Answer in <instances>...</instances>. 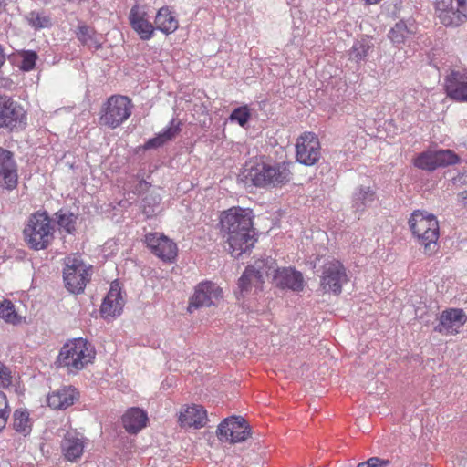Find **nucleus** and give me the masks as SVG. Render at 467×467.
<instances>
[{"label":"nucleus","instance_id":"1","mask_svg":"<svg viewBox=\"0 0 467 467\" xmlns=\"http://www.w3.org/2000/svg\"><path fill=\"white\" fill-rule=\"evenodd\" d=\"M253 217L251 209L240 206H234L221 213L220 231L228 244L232 256L238 258L243 254L250 253L257 242Z\"/></svg>","mask_w":467,"mask_h":467},{"label":"nucleus","instance_id":"2","mask_svg":"<svg viewBox=\"0 0 467 467\" xmlns=\"http://www.w3.org/2000/svg\"><path fill=\"white\" fill-rule=\"evenodd\" d=\"M247 179L257 188H281L292 179L289 164L285 162L266 163L256 161L247 171Z\"/></svg>","mask_w":467,"mask_h":467},{"label":"nucleus","instance_id":"3","mask_svg":"<svg viewBox=\"0 0 467 467\" xmlns=\"http://www.w3.org/2000/svg\"><path fill=\"white\" fill-rule=\"evenodd\" d=\"M409 226L419 244L424 247V253L431 255L439 249L438 239L440 227L437 218L425 211H414L410 219Z\"/></svg>","mask_w":467,"mask_h":467},{"label":"nucleus","instance_id":"4","mask_svg":"<svg viewBox=\"0 0 467 467\" xmlns=\"http://www.w3.org/2000/svg\"><path fill=\"white\" fill-rule=\"evenodd\" d=\"M95 355L92 345L87 339L78 337L63 345L57 356V362L69 373H77L92 362Z\"/></svg>","mask_w":467,"mask_h":467},{"label":"nucleus","instance_id":"5","mask_svg":"<svg viewBox=\"0 0 467 467\" xmlns=\"http://www.w3.org/2000/svg\"><path fill=\"white\" fill-rule=\"evenodd\" d=\"M27 245L36 251L46 249L54 238V229L47 212L32 213L23 231Z\"/></svg>","mask_w":467,"mask_h":467},{"label":"nucleus","instance_id":"6","mask_svg":"<svg viewBox=\"0 0 467 467\" xmlns=\"http://www.w3.org/2000/svg\"><path fill=\"white\" fill-rule=\"evenodd\" d=\"M134 105L131 99L123 95H112L101 108L99 122L110 129L122 125L132 114Z\"/></svg>","mask_w":467,"mask_h":467},{"label":"nucleus","instance_id":"7","mask_svg":"<svg viewBox=\"0 0 467 467\" xmlns=\"http://www.w3.org/2000/svg\"><path fill=\"white\" fill-rule=\"evenodd\" d=\"M276 265L275 260L272 257L262 258L254 261L251 265L246 266L243 275L238 280V287L242 295L261 291L265 283V276L270 275V271Z\"/></svg>","mask_w":467,"mask_h":467},{"label":"nucleus","instance_id":"8","mask_svg":"<svg viewBox=\"0 0 467 467\" xmlns=\"http://www.w3.org/2000/svg\"><path fill=\"white\" fill-rule=\"evenodd\" d=\"M92 275L91 266L84 264L80 256L70 255L65 259L63 278L66 288L73 294L84 291Z\"/></svg>","mask_w":467,"mask_h":467},{"label":"nucleus","instance_id":"9","mask_svg":"<svg viewBox=\"0 0 467 467\" xmlns=\"http://www.w3.org/2000/svg\"><path fill=\"white\" fill-rule=\"evenodd\" d=\"M26 125L23 106L8 95L0 94V130L14 131Z\"/></svg>","mask_w":467,"mask_h":467},{"label":"nucleus","instance_id":"10","mask_svg":"<svg viewBox=\"0 0 467 467\" xmlns=\"http://www.w3.org/2000/svg\"><path fill=\"white\" fill-rule=\"evenodd\" d=\"M435 10L445 26L457 27L467 20V0H436Z\"/></svg>","mask_w":467,"mask_h":467},{"label":"nucleus","instance_id":"11","mask_svg":"<svg viewBox=\"0 0 467 467\" xmlns=\"http://www.w3.org/2000/svg\"><path fill=\"white\" fill-rule=\"evenodd\" d=\"M460 157L451 150H425L413 159V165L420 170L433 171L438 168L455 165Z\"/></svg>","mask_w":467,"mask_h":467},{"label":"nucleus","instance_id":"12","mask_svg":"<svg viewBox=\"0 0 467 467\" xmlns=\"http://www.w3.org/2000/svg\"><path fill=\"white\" fill-rule=\"evenodd\" d=\"M348 282L347 269L341 261L332 259L323 265L320 285L325 292L339 295Z\"/></svg>","mask_w":467,"mask_h":467},{"label":"nucleus","instance_id":"13","mask_svg":"<svg viewBox=\"0 0 467 467\" xmlns=\"http://www.w3.org/2000/svg\"><path fill=\"white\" fill-rule=\"evenodd\" d=\"M296 161L306 166L316 164L321 157L318 137L313 132L303 133L296 143Z\"/></svg>","mask_w":467,"mask_h":467},{"label":"nucleus","instance_id":"14","mask_svg":"<svg viewBox=\"0 0 467 467\" xmlns=\"http://www.w3.org/2000/svg\"><path fill=\"white\" fill-rule=\"evenodd\" d=\"M447 97L456 102L467 103V68H451L444 78Z\"/></svg>","mask_w":467,"mask_h":467},{"label":"nucleus","instance_id":"15","mask_svg":"<svg viewBox=\"0 0 467 467\" xmlns=\"http://www.w3.org/2000/svg\"><path fill=\"white\" fill-rule=\"evenodd\" d=\"M217 435L221 440L235 443L245 441L251 431L244 418L233 416L219 424Z\"/></svg>","mask_w":467,"mask_h":467},{"label":"nucleus","instance_id":"16","mask_svg":"<svg viewBox=\"0 0 467 467\" xmlns=\"http://www.w3.org/2000/svg\"><path fill=\"white\" fill-rule=\"evenodd\" d=\"M18 165L15 153L0 146V187L12 191L18 184Z\"/></svg>","mask_w":467,"mask_h":467},{"label":"nucleus","instance_id":"17","mask_svg":"<svg viewBox=\"0 0 467 467\" xmlns=\"http://www.w3.org/2000/svg\"><path fill=\"white\" fill-rule=\"evenodd\" d=\"M223 297V290L213 282L204 281L200 283L191 297L188 310L197 309L203 306H210Z\"/></svg>","mask_w":467,"mask_h":467},{"label":"nucleus","instance_id":"18","mask_svg":"<svg viewBox=\"0 0 467 467\" xmlns=\"http://www.w3.org/2000/svg\"><path fill=\"white\" fill-rule=\"evenodd\" d=\"M145 243L157 257L164 262L172 263L177 257V244L167 236L158 233H149L145 235Z\"/></svg>","mask_w":467,"mask_h":467},{"label":"nucleus","instance_id":"19","mask_svg":"<svg viewBox=\"0 0 467 467\" xmlns=\"http://www.w3.org/2000/svg\"><path fill=\"white\" fill-rule=\"evenodd\" d=\"M88 440L77 431H67L60 442L63 457L71 462H78L83 455Z\"/></svg>","mask_w":467,"mask_h":467},{"label":"nucleus","instance_id":"20","mask_svg":"<svg viewBox=\"0 0 467 467\" xmlns=\"http://www.w3.org/2000/svg\"><path fill=\"white\" fill-rule=\"evenodd\" d=\"M466 321L467 316L462 309L448 308L441 313L434 330L441 334L456 335Z\"/></svg>","mask_w":467,"mask_h":467},{"label":"nucleus","instance_id":"21","mask_svg":"<svg viewBox=\"0 0 467 467\" xmlns=\"http://www.w3.org/2000/svg\"><path fill=\"white\" fill-rule=\"evenodd\" d=\"M418 32V25L413 18L400 19L388 33L390 42L400 47L414 38Z\"/></svg>","mask_w":467,"mask_h":467},{"label":"nucleus","instance_id":"22","mask_svg":"<svg viewBox=\"0 0 467 467\" xmlns=\"http://www.w3.org/2000/svg\"><path fill=\"white\" fill-rule=\"evenodd\" d=\"M129 22L141 40L147 41L153 37L155 26L149 21L147 13L141 10L138 5L130 8Z\"/></svg>","mask_w":467,"mask_h":467},{"label":"nucleus","instance_id":"23","mask_svg":"<svg viewBox=\"0 0 467 467\" xmlns=\"http://www.w3.org/2000/svg\"><path fill=\"white\" fill-rule=\"evenodd\" d=\"M273 270L275 271L274 281L278 287L288 288L296 292L303 290L304 280L300 272L290 267L274 268Z\"/></svg>","mask_w":467,"mask_h":467},{"label":"nucleus","instance_id":"24","mask_svg":"<svg viewBox=\"0 0 467 467\" xmlns=\"http://www.w3.org/2000/svg\"><path fill=\"white\" fill-rule=\"evenodd\" d=\"M79 398V393L72 386H64L48 394L47 404L53 410H64L72 406Z\"/></svg>","mask_w":467,"mask_h":467},{"label":"nucleus","instance_id":"25","mask_svg":"<svg viewBox=\"0 0 467 467\" xmlns=\"http://www.w3.org/2000/svg\"><path fill=\"white\" fill-rule=\"evenodd\" d=\"M148 415L139 407H131L121 417V424L125 431L131 435L139 433L146 427Z\"/></svg>","mask_w":467,"mask_h":467},{"label":"nucleus","instance_id":"26","mask_svg":"<svg viewBox=\"0 0 467 467\" xmlns=\"http://www.w3.org/2000/svg\"><path fill=\"white\" fill-rule=\"evenodd\" d=\"M123 306L124 300L120 288L118 285H111L101 304L100 312L106 318L115 317L121 314Z\"/></svg>","mask_w":467,"mask_h":467},{"label":"nucleus","instance_id":"27","mask_svg":"<svg viewBox=\"0 0 467 467\" xmlns=\"http://www.w3.org/2000/svg\"><path fill=\"white\" fill-rule=\"evenodd\" d=\"M178 420L182 427L200 429L207 422V413L202 406H187L180 412Z\"/></svg>","mask_w":467,"mask_h":467},{"label":"nucleus","instance_id":"28","mask_svg":"<svg viewBox=\"0 0 467 467\" xmlns=\"http://www.w3.org/2000/svg\"><path fill=\"white\" fill-rule=\"evenodd\" d=\"M182 123L176 119H172L169 125L165 127L158 135L149 139L143 148L145 150L158 149L166 142L172 140L181 131Z\"/></svg>","mask_w":467,"mask_h":467},{"label":"nucleus","instance_id":"29","mask_svg":"<svg viewBox=\"0 0 467 467\" xmlns=\"http://www.w3.org/2000/svg\"><path fill=\"white\" fill-rule=\"evenodd\" d=\"M77 39L81 45L88 47L89 49L99 50L102 47V36L94 27L85 23H79L75 30Z\"/></svg>","mask_w":467,"mask_h":467},{"label":"nucleus","instance_id":"30","mask_svg":"<svg viewBox=\"0 0 467 467\" xmlns=\"http://www.w3.org/2000/svg\"><path fill=\"white\" fill-rule=\"evenodd\" d=\"M154 23L156 25L155 30H159L165 35L174 33L179 27V21L169 6H162L158 10Z\"/></svg>","mask_w":467,"mask_h":467},{"label":"nucleus","instance_id":"31","mask_svg":"<svg viewBox=\"0 0 467 467\" xmlns=\"http://www.w3.org/2000/svg\"><path fill=\"white\" fill-rule=\"evenodd\" d=\"M378 196L376 191L371 187L358 186L356 188L352 195V205L358 212H364L371 207Z\"/></svg>","mask_w":467,"mask_h":467},{"label":"nucleus","instance_id":"32","mask_svg":"<svg viewBox=\"0 0 467 467\" xmlns=\"http://www.w3.org/2000/svg\"><path fill=\"white\" fill-rule=\"evenodd\" d=\"M33 420L26 409H17L13 413L12 427L16 432L28 436L32 431Z\"/></svg>","mask_w":467,"mask_h":467},{"label":"nucleus","instance_id":"33","mask_svg":"<svg viewBox=\"0 0 467 467\" xmlns=\"http://www.w3.org/2000/svg\"><path fill=\"white\" fill-rule=\"evenodd\" d=\"M372 48L373 44L368 38L356 40L349 50V58L356 62L365 61Z\"/></svg>","mask_w":467,"mask_h":467},{"label":"nucleus","instance_id":"34","mask_svg":"<svg viewBox=\"0 0 467 467\" xmlns=\"http://www.w3.org/2000/svg\"><path fill=\"white\" fill-rule=\"evenodd\" d=\"M56 219L58 226L67 234H73L76 230L77 215L72 212L60 209L56 213Z\"/></svg>","mask_w":467,"mask_h":467},{"label":"nucleus","instance_id":"35","mask_svg":"<svg viewBox=\"0 0 467 467\" xmlns=\"http://www.w3.org/2000/svg\"><path fill=\"white\" fill-rule=\"evenodd\" d=\"M0 318L12 325L21 322V317L16 311L15 305L8 299L0 302Z\"/></svg>","mask_w":467,"mask_h":467},{"label":"nucleus","instance_id":"36","mask_svg":"<svg viewBox=\"0 0 467 467\" xmlns=\"http://www.w3.org/2000/svg\"><path fill=\"white\" fill-rule=\"evenodd\" d=\"M26 19L29 26L35 30L48 28L52 26L51 17L44 12L31 11Z\"/></svg>","mask_w":467,"mask_h":467},{"label":"nucleus","instance_id":"37","mask_svg":"<svg viewBox=\"0 0 467 467\" xmlns=\"http://www.w3.org/2000/svg\"><path fill=\"white\" fill-rule=\"evenodd\" d=\"M161 198L156 192H150L141 201L142 213L148 217H152L161 203Z\"/></svg>","mask_w":467,"mask_h":467},{"label":"nucleus","instance_id":"38","mask_svg":"<svg viewBox=\"0 0 467 467\" xmlns=\"http://www.w3.org/2000/svg\"><path fill=\"white\" fill-rule=\"evenodd\" d=\"M20 62L18 67L25 72L33 70L36 67L38 55L34 50H22L18 53Z\"/></svg>","mask_w":467,"mask_h":467},{"label":"nucleus","instance_id":"39","mask_svg":"<svg viewBox=\"0 0 467 467\" xmlns=\"http://www.w3.org/2000/svg\"><path fill=\"white\" fill-rule=\"evenodd\" d=\"M251 118V111L248 106H241L234 109L230 116L229 120L231 122L238 123L241 127H244Z\"/></svg>","mask_w":467,"mask_h":467},{"label":"nucleus","instance_id":"40","mask_svg":"<svg viewBox=\"0 0 467 467\" xmlns=\"http://www.w3.org/2000/svg\"><path fill=\"white\" fill-rule=\"evenodd\" d=\"M10 412L7 397L5 393L0 391V431L5 427Z\"/></svg>","mask_w":467,"mask_h":467},{"label":"nucleus","instance_id":"41","mask_svg":"<svg viewBox=\"0 0 467 467\" xmlns=\"http://www.w3.org/2000/svg\"><path fill=\"white\" fill-rule=\"evenodd\" d=\"M12 384V376L10 369L0 362V387L7 388Z\"/></svg>","mask_w":467,"mask_h":467},{"label":"nucleus","instance_id":"42","mask_svg":"<svg viewBox=\"0 0 467 467\" xmlns=\"http://www.w3.org/2000/svg\"><path fill=\"white\" fill-rule=\"evenodd\" d=\"M390 463L389 460L381 459L379 457H371L366 462H360L357 467H386Z\"/></svg>","mask_w":467,"mask_h":467},{"label":"nucleus","instance_id":"43","mask_svg":"<svg viewBox=\"0 0 467 467\" xmlns=\"http://www.w3.org/2000/svg\"><path fill=\"white\" fill-rule=\"evenodd\" d=\"M150 186V184L148 182H146L145 180H141L139 182L138 185L136 186L135 191L137 193L140 194L144 191L148 190Z\"/></svg>","mask_w":467,"mask_h":467},{"label":"nucleus","instance_id":"44","mask_svg":"<svg viewBox=\"0 0 467 467\" xmlns=\"http://www.w3.org/2000/svg\"><path fill=\"white\" fill-rule=\"evenodd\" d=\"M12 85H13V81L10 80L9 78H3L0 80V86L3 88L10 89Z\"/></svg>","mask_w":467,"mask_h":467},{"label":"nucleus","instance_id":"45","mask_svg":"<svg viewBox=\"0 0 467 467\" xmlns=\"http://www.w3.org/2000/svg\"><path fill=\"white\" fill-rule=\"evenodd\" d=\"M461 201L465 209H467V191H463L460 193Z\"/></svg>","mask_w":467,"mask_h":467},{"label":"nucleus","instance_id":"46","mask_svg":"<svg viewBox=\"0 0 467 467\" xmlns=\"http://www.w3.org/2000/svg\"><path fill=\"white\" fill-rule=\"evenodd\" d=\"M5 53L4 52L3 47L0 45V68L3 67V65L5 62Z\"/></svg>","mask_w":467,"mask_h":467},{"label":"nucleus","instance_id":"47","mask_svg":"<svg viewBox=\"0 0 467 467\" xmlns=\"http://www.w3.org/2000/svg\"><path fill=\"white\" fill-rule=\"evenodd\" d=\"M367 5H375L379 3L381 0H363Z\"/></svg>","mask_w":467,"mask_h":467}]
</instances>
